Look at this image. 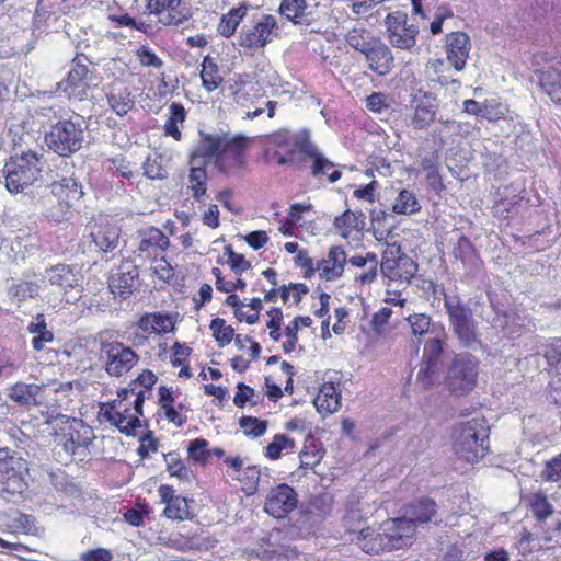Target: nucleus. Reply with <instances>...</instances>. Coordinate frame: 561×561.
<instances>
[{
	"instance_id": "27",
	"label": "nucleus",
	"mask_w": 561,
	"mask_h": 561,
	"mask_svg": "<svg viewBox=\"0 0 561 561\" xmlns=\"http://www.w3.org/2000/svg\"><path fill=\"white\" fill-rule=\"evenodd\" d=\"M540 85L554 103L561 104V60L549 65L541 72Z\"/></svg>"
},
{
	"instance_id": "45",
	"label": "nucleus",
	"mask_w": 561,
	"mask_h": 561,
	"mask_svg": "<svg viewBox=\"0 0 561 561\" xmlns=\"http://www.w3.org/2000/svg\"><path fill=\"white\" fill-rule=\"evenodd\" d=\"M420 204L413 194V192L408 190H402L396 202L392 205V210L396 214L409 215L414 214L420 210Z\"/></svg>"
},
{
	"instance_id": "58",
	"label": "nucleus",
	"mask_w": 561,
	"mask_h": 561,
	"mask_svg": "<svg viewBox=\"0 0 561 561\" xmlns=\"http://www.w3.org/2000/svg\"><path fill=\"white\" fill-rule=\"evenodd\" d=\"M307 293L308 287L305 284L290 283L288 286H283L280 297L284 304L291 302L297 305L300 302L302 295Z\"/></svg>"
},
{
	"instance_id": "14",
	"label": "nucleus",
	"mask_w": 561,
	"mask_h": 561,
	"mask_svg": "<svg viewBox=\"0 0 561 561\" xmlns=\"http://www.w3.org/2000/svg\"><path fill=\"white\" fill-rule=\"evenodd\" d=\"M382 536L386 537L387 550L402 549L411 545L415 534V525L403 517L392 518L380 524Z\"/></svg>"
},
{
	"instance_id": "62",
	"label": "nucleus",
	"mask_w": 561,
	"mask_h": 561,
	"mask_svg": "<svg viewBox=\"0 0 561 561\" xmlns=\"http://www.w3.org/2000/svg\"><path fill=\"white\" fill-rule=\"evenodd\" d=\"M225 253L228 255V263L236 274L250 270L251 263L242 254L236 253L231 247H226Z\"/></svg>"
},
{
	"instance_id": "43",
	"label": "nucleus",
	"mask_w": 561,
	"mask_h": 561,
	"mask_svg": "<svg viewBox=\"0 0 561 561\" xmlns=\"http://www.w3.org/2000/svg\"><path fill=\"white\" fill-rule=\"evenodd\" d=\"M201 78L203 87L208 92L216 90L222 82V78L219 75L218 66L213 61V59L209 56L205 57L203 60Z\"/></svg>"
},
{
	"instance_id": "5",
	"label": "nucleus",
	"mask_w": 561,
	"mask_h": 561,
	"mask_svg": "<svg viewBox=\"0 0 561 561\" xmlns=\"http://www.w3.org/2000/svg\"><path fill=\"white\" fill-rule=\"evenodd\" d=\"M27 476L26 461L0 448V499L13 501L22 496L28 489Z\"/></svg>"
},
{
	"instance_id": "55",
	"label": "nucleus",
	"mask_w": 561,
	"mask_h": 561,
	"mask_svg": "<svg viewBox=\"0 0 561 561\" xmlns=\"http://www.w3.org/2000/svg\"><path fill=\"white\" fill-rule=\"evenodd\" d=\"M209 328L220 346L227 345L233 340L234 330L230 325H226L224 319L211 320Z\"/></svg>"
},
{
	"instance_id": "19",
	"label": "nucleus",
	"mask_w": 561,
	"mask_h": 561,
	"mask_svg": "<svg viewBox=\"0 0 561 561\" xmlns=\"http://www.w3.org/2000/svg\"><path fill=\"white\" fill-rule=\"evenodd\" d=\"M106 371L112 376H121L127 373L136 363L137 355L119 343L105 346Z\"/></svg>"
},
{
	"instance_id": "12",
	"label": "nucleus",
	"mask_w": 561,
	"mask_h": 561,
	"mask_svg": "<svg viewBox=\"0 0 561 561\" xmlns=\"http://www.w3.org/2000/svg\"><path fill=\"white\" fill-rule=\"evenodd\" d=\"M298 504L296 491L286 483L272 488L266 494L264 512L274 518H285Z\"/></svg>"
},
{
	"instance_id": "49",
	"label": "nucleus",
	"mask_w": 561,
	"mask_h": 561,
	"mask_svg": "<svg viewBox=\"0 0 561 561\" xmlns=\"http://www.w3.org/2000/svg\"><path fill=\"white\" fill-rule=\"evenodd\" d=\"M107 99L111 107L118 115L126 114L134 106V101L130 98V93L126 89L118 90L117 92L112 91Z\"/></svg>"
},
{
	"instance_id": "40",
	"label": "nucleus",
	"mask_w": 561,
	"mask_h": 561,
	"mask_svg": "<svg viewBox=\"0 0 561 561\" xmlns=\"http://www.w3.org/2000/svg\"><path fill=\"white\" fill-rule=\"evenodd\" d=\"M71 205L53 194V196L45 198L43 214L50 221L59 224L68 219Z\"/></svg>"
},
{
	"instance_id": "25",
	"label": "nucleus",
	"mask_w": 561,
	"mask_h": 561,
	"mask_svg": "<svg viewBox=\"0 0 561 561\" xmlns=\"http://www.w3.org/2000/svg\"><path fill=\"white\" fill-rule=\"evenodd\" d=\"M181 0H148L147 10L149 13L160 15L159 21L165 25H179L183 22L178 7Z\"/></svg>"
},
{
	"instance_id": "7",
	"label": "nucleus",
	"mask_w": 561,
	"mask_h": 561,
	"mask_svg": "<svg viewBox=\"0 0 561 561\" xmlns=\"http://www.w3.org/2000/svg\"><path fill=\"white\" fill-rule=\"evenodd\" d=\"M276 18L263 14L244 24L237 36V44L245 53L253 55L270 44L278 35Z\"/></svg>"
},
{
	"instance_id": "64",
	"label": "nucleus",
	"mask_w": 561,
	"mask_h": 561,
	"mask_svg": "<svg viewBox=\"0 0 561 561\" xmlns=\"http://www.w3.org/2000/svg\"><path fill=\"white\" fill-rule=\"evenodd\" d=\"M546 481L557 482L561 480V454L546 463L541 473Z\"/></svg>"
},
{
	"instance_id": "53",
	"label": "nucleus",
	"mask_w": 561,
	"mask_h": 561,
	"mask_svg": "<svg viewBox=\"0 0 561 561\" xmlns=\"http://www.w3.org/2000/svg\"><path fill=\"white\" fill-rule=\"evenodd\" d=\"M444 344V341L438 337L430 339L424 345L422 362L431 365H440Z\"/></svg>"
},
{
	"instance_id": "1",
	"label": "nucleus",
	"mask_w": 561,
	"mask_h": 561,
	"mask_svg": "<svg viewBox=\"0 0 561 561\" xmlns=\"http://www.w3.org/2000/svg\"><path fill=\"white\" fill-rule=\"evenodd\" d=\"M250 140L242 134L199 130L198 140L191 152L190 163L207 165L211 159H215L218 171L227 173L231 168L243 164V151Z\"/></svg>"
},
{
	"instance_id": "38",
	"label": "nucleus",
	"mask_w": 561,
	"mask_h": 561,
	"mask_svg": "<svg viewBox=\"0 0 561 561\" xmlns=\"http://www.w3.org/2000/svg\"><path fill=\"white\" fill-rule=\"evenodd\" d=\"M365 226V216L362 211H344L334 219V227L344 238L348 237L353 230H360Z\"/></svg>"
},
{
	"instance_id": "2",
	"label": "nucleus",
	"mask_w": 561,
	"mask_h": 561,
	"mask_svg": "<svg viewBox=\"0 0 561 561\" xmlns=\"http://www.w3.org/2000/svg\"><path fill=\"white\" fill-rule=\"evenodd\" d=\"M87 123L80 115L60 119L45 134L44 140L49 150L60 157H70L87 142Z\"/></svg>"
},
{
	"instance_id": "44",
	"label": "nucleus",
	"mask_w": 561,
	"mask_h": 561,
	"mask_svg": "<svg viewBox=\"0 0 561 561\" xmlns=\"http://www.w3.org/2000/svg\"><path fill=\"white\" fill-rule=\"evenodd\" d=\"M110 287L114 295H119L123 299H126L138 289L139 285L138 283H134L130 272L126 271L123 273L121 271L117 276L112 278Z\"/></svg>"
},
{
	"instance_id": "22",
	"label": "nucleus",
	"mask_w": 561,
	"mask_h": 561,
	"mask_svg": "<svg viewBox=\"0 0 561 561\" xmlns=\"http://www.w3.org/2000/svg\"><path fill=\"white\" fill-rule=\"evenodd\" d=\"M351 541L355 543L362 551L370 554H378L387 550L386 537L382 536L380 525L378 527H363L357 530Z\"/></svg>"
},
{
	"instance_id": "30",
	"label": "nucleus",
	"mask_w": 561,
	"mask_h": 561,
	"mask_svg": "<svg viewBox=\"0 0 561 561\" xmlns=\"http://www.w3.org/2000/svg\"><path fill=\"white\" fill-rule=\"evenodd\" d=\"M302 149L304 154L313 161L312 174L314 176L328 174V179L331 183L340 180L341 172L333 170L331 173H329V171L333 169L334 164L329 159H327L312 142L311 145H305Z\"/></svg>"
},
{
	"instance_id": "59",
	"label": "nucleus",
	"mask_w": 561,
	"mask_h": 561,
	"mask_svg": "<svg viewBox=\"0 0 561 561\" xmlns=\"http://www.w3.org/2000/svg\"><path fill=\"white\" fill-rule=\"evenodd\" d=\"M163 60L148 47L142 46V67L152 68V75L159 79L163 75Z\"/></svg>"
},
{
	"instance_id": "15",
	"label": "nucleus",
	"mask_w": 561,
	"mask_h": 561,
	"mask_svg": "<svg viewBox=\"0 0 561 561\" xmlns=\"http://www.w3.org/2000/svg\"><path fill=\"white\" fill-rule=\"evenodd\" d=\"M44 283V286H51V296L55 299H62L79 286V278L69 265L57 264L45 270Z\"/></svg>"
},
{
	"instance_id": "17",
	"label": "nucleus",
	"mask_w": 561,
	"mask_h": 561,
	"mask_svg": "<svg viewBox=\"0 0 561 561\" xmlns=\"http://www.w3.org/2000/svg\"><path fill=\"white\" fill-rule=\"evenodd\" d=\"M470 49V38L466 33L453 32L446 36V58L455 71H460L465 68Z\"/></svg>"
},
{
	"instance_id": "60",
	"label": "nucleus",
	"mask_w": 561,
	"mask_h": 561,
	"mask_svg": "<svg viewBox=\"0 0 561 561\" xmlns=\"http://www.w3.org/2000/svg\"><path fill=\"white\" fill-rule=\"evenodd\" d=\"M454 255L456 259H459L462 262H470L473 264V261L476 260V253L473 245L468 238L460 237L458 239L457 245L454 249Z\"/></svg>"
},
{
	"instance_id": "10",
	"label": "nucleus",
	"mask_w": 561,
	"mask_h": 561,
	"mask_svg": "<svg viewBox=\"0 0 561 561\" xmlns=\"http://www.w3.org/2000/svg\"><path fill=\"white\" fill-rule=\"evenodd\" d=\"M350 265V257L342 247L333 245L329 249L327 255L313 263V260L306 257L302 267L307 273H318L320 279L325 282L339 280L345 271V266Z\"/></svg>"
},
{
	"instance_id": "8",
	"label": "nucleus",
	"mask_w": 561,
	"mask_h": 561,
	"mask_svg": "<svg viewBox=\"0 0 561 561\" xmlns=\"http://www.w3.org/2000/svg\"><path fill=\"white\" fill-rule=\"evenodd\" d=\"M479 362L469 353H461L454 357L447 369L446 387L456 394H466L477 386Z\"/></svg>"
},
{
	"instance_id": "4",
	"label": "nucleus",
	"mask_w": 561,
	"mask_h": 561,
	"mask_svg": "<svg viewBox=\"0 0 561 561\" xmlns=\"http://www.w3.org/2000/svg\"><path fill=\"white\" fill-rule=\"evenodd\" d=\"M489 430L483 419L462 423L455 434V453L467 462H477L488 450Z\"/></svg>"
},
{
	"instance_id": "54",
	"label": "nucleus",
	"mask_w": 561,
	"mask_h": 561,
	"mask_svg": "<svg viewBox=\"0 0 561 561\" xmlns=\"http://www.w3.org/2000/svg\"><path fill=\"white\" fill-rule=\"evenodd\" d=\"M154 247L158 250H165L169 245V239L163 234V232L154 227H148L142 230V251L144 247Z\"/></svg>"
},
{
	"instance_id": "21",
	"label": "nucleus",
	"mask_w": 561,
	"mask_h": 561,
	"mask_svg": "<svg viewBox=\"0 0 561 561\" xmlns=\"http://www.w3.org/2000/svg\"><path fill=\"white\" fill-rule=\"evenodd\" d=\"M161 501L165 504L164 515L174 520H184L192 517L190 504L186 497L174 495V490L162 484L158 489Z\"/></svg>"
},
{
	"instance_id": "13",
	"label": "nucleus",
	"mask_w": 561,
	"mask_h": 561,
	"mask_svg": "<svg viewBox=\"0 0 561 561\" xmlns=\"http://www.w3.org/2000/svg\"><path fill=\"white\" fill-rule=\"evenodd\" d=\"M435 98L427 92L419 91L410 104L409 125L416 130L427 128L436 117Z\"/></svg>"
},
{
	"instance_id": "9",
	"label": "nucleus",
	"mask_w": 561,
	"mask_h": 561,
	"mask_svg": "<svg viewBox=\"0 0 561 561\" xmlns=\"http://www.w3.org/2000/svg\"><path fill=\"white\" fill-rule=\"evenodd\" d=\"M380 271L385 278L400 284H410L417 271V264L407 254L401 252L397 243L387 244L380 263Z\"/></svg>"
},
{
	"instance_id": "41",
	"label": "nucleus",
	"mask_w": 561,
	"mask_h": 561,
	"mask_svg": "<svg viewBox=\"0 0 561 561\" xmlns=\"http://www.w3.org/2000/svg\"><path fill=\"white\" fill-rule=\"evenodd\" d=\"M205 164L201 163H191V171L188 175V188L192 192V195L198 202L206 195V179L207 173L205 170Z\"/></svg>"
},
{
	"instance_id": "61",
	"label": "nucleus",
	"mask_w": 561,
	"mask_h": 561,
	"mask_svg": "<svg viewBox=\"0 0 561 561\" xmlns=\"http://www.w3.org/2000/svg\"><path fill=\"white\" fill-rule=\"evenodd\" d=\"M366 107L373 113L382 115L388 112L390 105L387 95L375 92L366 98Z\"/></svg>"
},
{
	"instance_id": "48",
	"label": "nucleus",
	"mask_w": 561,
	"mask_h": 561,
	"mask_svg": "<svg viewBox=\"0 0 561 561\" xmlns=\"http://www.w3.org/2000/svg\"><path fill=\"white\" fill-rule=\"evenodd\" d=\"M163 457L170 476L176 477L182 481H188L191 479L192 472L187 469L176 453H168L164 454Z\"/></svg>"
},
{
	"instance_id": "24",
	"label": "nucleus",
	"mask_w": 561,
	"mask_h": 561,
	"mask_svg": "<svg viewBox=\"0 0 561 561\" xmlns=\"http://www.w3.org/2000/svg\"><path fill=\"white\" fill-rule=\"evenodd\" d=\"M270 142L275 145L276 147L288 150V151H299L304 154L305 145H311L309 131L302 129L298 133H291L287 129H282L270 137Z\"/></svg>"
},
{
	"instance_id": "52",
	"label": "nucleus",
	"mask_w": 561,
	"mask_h": 561,
	"mask_svg": "<svg viewBox=\"0 0 561 561\" xmlns=\"http://www.w3.org/2000/svg\"><path fill=\"white\" fill-rule=\"evenodd\" d=\"M529 505L534 516L539 520H545L552 513V505L549 503L546 495L541 493H535L530 496Z\"/></svg>"
},
{
	"instance_id": "11",
	"label": "nucleus",
	"mask_w": 561,
	"mask_h": 561,
	"mask_svg": "<svg viewBox=\"0 0 561 561\" xmlns=\"http://www.w3.org/2000/svg\"><path fill=\"white\" fill-rule=\"evenodd\" d=\"M385 25L392 47L412 51L416 45L419 27L408 23L407 13L401 11L389 13L385 19Z\"/></svg>"
},
{
	"instance_id": "46",
	"label": "nucleus",
	"mask_w": 561,
	"mask_h": 561,
	"mask_svg": "<svg viewBox=\"0 0 561 561\" xmlns=\"http://www.w3.org/2000/svg\"><path fill=\"white\" fill-rule=\"evenodd\" d=\"M440 370L442 365H431L422 362L416 375V382L422 386V388L427 389L438 382L440 378Z\"/></svg>"
},
{
	"instance_id": "39",
	"label": "nucleus",
	"mask_w": 561,
	"mask_h": 561,
	"mask_svg": "<svg viewBox=\"0 0 561 561\" xmlns=\"http://www.w3.org/2000/svg\"><path fill=\"white\" fill-rule=\"evenodd\" d=\"M428 72L432 81L440 85H450L453 91L460 87V81L453 78L449 68L443 59H433L428 61Z\"/></svg>"
},
{
	"instance_id": "26",
	"label": "nucleus",
	"mask_w": 561,
	"mask_h": 561,
	"mask_svg": "<svg viewBox=\"0 0 561 561\" xmlns=\"http://www.w3.org/2000/svg\"><path fill=\"white\" fill-rule=\"evenodd\" d=\"M47 386L28 385L24 382L15 383L10 391V398L21 405H41L44 403L42 391L46 390Z\"/></svg>"
},
{
	"instance_id": "37",
	"label": "nucleus",
	"mask_w": 561,
	"mask_h": 561,
	"mask_svg": "<svg viewBox=\"0 0 561 561\" xmlns=\"http://www.w3.org/2000/svg\"><path fill=\"white\" fill-rule=\"evenodd\" d=\"M376 39L377 37L362 25H355L345 34L346 43L362 54H365Z\"/></svg>"
},
{
	"instance_id": "29",
	"label": "nucleus",
	"mask_w": 561,
	"mask_h": 561,
	"mask_svg": "<svg viewBox=\"0 0 561 561\" xmlns=\"http://www.w3.org/2000/svg\"><path fill=\"white\" fill-rule=\"evenodd\" d=\"M122 403L118 408H111L105 412V416L111 424L115 425L122 433L127 435H136L137 428L140 426L139 419L136 414L130 413L125 407L123 410Z\"/></svg>"
},
{
	"instance_id": "36",
	"label": "nucleus",
	"mask_w": 561,
	"mask_h": 561,
	"mask_svg": "<svg viewBox=\"0 0 561 561\" xmlns=\"http://www.w3.org/2000/svg\"><path fill=\"white\" fill-rule=\"evenodd\" d=\"M248 12V7L245 4H241L237 8L230 9L226 14H224L220 19V22L217 26V31L220 35L225 37H230L236 33L237 27L243 20Z\"/></svg>"
},
{
	"instance_id": "42",
	"label": "nucleus",
	"mask_w": 561,
	"mask_h": 561,
	"mask_svg": "<svg viewBox=\"0 0 561 561\" xmlns=\"http://www.w3.org/2000/svg\"><path fill=\"white\" fill-rule=\"evenodd\" d=\"M174 328V322L169 314H146L142 316V331L153 332L156 334H163L171 332Z\"/></svg>"
},
{
	"instance_id": "6",
	"label": "nucleus",
	"mask_w": 561,
	"mask_h": 561,
	"mask_svg": "<svg viewBox=\"0 0 561 561\" xmlns=\"http://www.w3.org/2000/svg\"><path fill=\"white\" fill-rule=\"evenodd\" d=\"M444 295V307L450 325L465 347H474L479 343L471 309L456 295Z\"/></svg>"
},
{
	"instance_id": "20",
	"label": "nucleus",
	"mask_w": 561,
	"mask_h": 561,
	"mask_svg": "<svg viewBox=\"0 0 561 561\" xmlns=\"http://www.w3.org/2000/svg\"><path fill=\"white\" fill-rule=\"evenodd\" d=\"M377 255L367 252L365 255L350 257V271L353 273L355 285L365 286L374 283L378 275Z\"/></svg>"
},
{
	"instance_id": "33",
	"label": "nucleus",
	"mask_w": 561,
	"mask_h": 561,
	"mask_svg": "<svg viewBox=\"0 0 561 561\" xmlns=\"http://www.w3.org/2000/svg\"><path fill=\"white\" fill-rule=\"evenodd\" d=\"M27 331L33 335L32 346L37 352L44 350L47 343L54 341V334L47 329L43 313L36 314L34 320L28 323Z\"/></svg>"
},
{
	"instance_id": "47",
	"label": "nucleus",
	"mask_w": 561,
	"mask_h": 561,
	"mask_svg": "<svg viewBox=\"0 0 561 561\" xmlns=\"http://www.w3.org/2000/svg\"><path fill=\"white\" fill-rule=\"evenodd\" d=\"M295 440L285 434H277L267 445L265 456L272 460L278 459L282 453L293 450Z\"/></svg>"
},
{
	"instance_id": "23",
	"label": "nucleus",
	"mask_w": 561,
	"mask_h": 561,
	"mask_svg": "<svg viewBox=\"0 0 561 561\" xmlns=\"http://www.w3.org/2000/svg\"><path fill=\"white\" fill-rule=\"evenodd\" d=\"M369 68L379 76L388 75L393 67V55L390 48L379 38L364 54Z\"/></svg>"
},
{
	"instance_id": "16",
	"label": "nucleus",
	"mask_w": 561,
	"mask_h": 561,
	"mask_svg": "<svg viewBox=\"0 0 561 561\" xmlns=\"http://www.w3.org/2000/svg\"><path fill=\"white\" fill-rule=\"evenodd\" d=\"M87 230L95 248L103 253L113 251L118 244L121 230L107 218L100 217L89 222Z\"/></svg>"
},
{
	"instance_id": "51",
	"label": "nucleus",
	"mask_w": 561,
	"mask_h": 561,
	"mask_svg": "<svg viewBox=\"0 0 561 561\" xmlns=\"http://www.w3.org/2000/svg\"><path fill=\"white\" fill-rule=\"evenodd\" d=\"M371 514L373 511H362L345 507V515L343 517V522L346 531H348L351 535H354L357 530L363 528L362 525L364 518Z\"/></svg>"
},
{
	"instance_id": "32",
	"label": "nucleus",
	"mask_w": 561,
	"mask_h": 561,
	"mask_svg": "<svg viewBox=\"0 0 561 561\" xmlns=\"http://www.w3.org/2000/svg\"><path fill=\"white\" fill-rule=\"evenodd\" d=\"M436 512V503L431 499L424 497L410 504L404 517L409 518L416 526L431 522Z\"/></svg>"
},
{
	"instance_id": "28",
	"label": "nucleus",
	"mask_w": 561,
	"mask_h": 561,
	"mask_svg": "<svg viewBox=\"0 0 561 561\" xmlns=\"http://www.w3.org/2000/svg\"><path fill=\"white\" fill-rule=\"evenodd\" d=\"M313 403L318 412L332 414L341 407V392L333 382H325L321 386Z\"/></svg>"
},
{
	"instance_id": "50",
	"label": "nucleus",
	"mask_w": 561,
	"mask_h": 561,
	"mask_svg": "<svg viewBox=\"0 0 561 561\" xmlns=\"http://www.w3.org/2000/svg\"><path fill=\"white\" fill-rule=\"evenodd\" d=\"M8 294L12 298L22 301L26 298L38 297L37 280H24L18 284H12Z\"/></svg>"
},
{
	"instance_id": "57",
	"label": "nucleus",
	"mask_w": 561,
	"mask_h": 561,
	"mask_svg": "<svg viewBox=\"0 0 561 561\" xmlns=\"http://www.w3.org/2000/svg\"><path fill=\"white\" fill-rule=\"evenodd\" d=\"M414 336H422L430 332L432 320L425 313H413L407 318Z\"/></svg>"
},
{
	"instance_id": "56",
	"label": "nucleus",
	"mask_w": 561,
	"mask_h": 561,
	"mask_svg": "<svg viewBox=\"0 0 561 561\" xmlns=\"http://www.w3.org/2000/svg\"><path fill=\"white\" fill-rule=\"evenodd\" d=\"M240 427L243 430L247 436L256 438L266 432L267 423L256 417L244 416L240 420Z\"/></svg>"
},
{
	"instance_id": "63",
	"label": "nucleus",
	"mask_w": 561,
	"mask_h": 561,
	"mask_svg": "<svg viewBox=\"0 0 561 561\" xmlns=\"http://www.w3.org/2000/svg\"><path fill=\"white\" fill-rule=\"evenodd\" d=\"M89 72L88 66L82 62L80 57H76L73 59L72 68L68 73V82L71 85H78L81 83Z\"/></svg>"
},
{
	"instance_id": "35",
	"label": "nucleus",
	"mask_w": 561,
	"mask_h": 561,
	"mask_svg": "<svg viewBox=\"0 0 561 561\" xmlns=\"http://www.w3.org/2000/svg\"><path fill=\"white\" fill-rule=\"evenodd\" d=\"M51 193L67 203L78 201L83 192L80 184L73 178H62L51 184Z\"/></svg>"
},
{
	"instance_id": "31",
	"label": "nucleus",
	"mask_w": 561,
	"mask_h": 561,
	"mask_svg": "<svg viewBox=\"0 0 561 561\" xmlns=\"http://www.w3.org/2000/svg\"><path fill=\"white\" fill-rule=\"evenodd\" d=\"M305 0H282L279 13L294 24L309 25L313 21L311 12L307 11Z\"/></svg>"
},
{
	"instance_id": "3",
	"label": "nucleus",
	"mask_w": 561,
	"mask_h": 561,
	"mask_svg": "<svg viewBox=\"0 0 561 561\" xmlns=\"http://www.w3.org/2000/svg\"><path fill=\"white\" fill-rule=\"evenodd\" d=\"M43 167L42 156L31 150L11 157L1 171L5 187L11 193L22 192L41 178Z\"/></svg>"
},
{
	"instance_id": "18",
	"label": "nucleus",
	"mask_w": 561,
	"mask_h": 561,
	"mask_svg": "<svg viewBox=\"0 0 561 561\" xmlns=\"http://www.w3.org/2000/svg\"><path fill=\"white\" fill-rule=\"evenodd\" d=\"M78 428L65 435L66 439L62 443V449L68 455L83 461L89 455V446L92 444L94 434L92 427L82 423H78Z\"/></svg>"
},
{
	"instance_id": "34",
	"label": "nucleus",
	"mask_w": 561,
	"mask_h": 561,
	"mask_svg": "<svg viewBox=\"0 0 561 561\" xmlns=\"http://www.w3.org/2000/svg\"><path fill=\"white\" fill-rule=\"evenodd\" d=\"M186 119V111L181 103L172 102L169 105V117L164 123V133L167 136L172 137L174 140L180 141L182 133L180 126Z\"/></svg>"
}]
</instances>
